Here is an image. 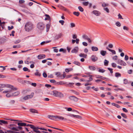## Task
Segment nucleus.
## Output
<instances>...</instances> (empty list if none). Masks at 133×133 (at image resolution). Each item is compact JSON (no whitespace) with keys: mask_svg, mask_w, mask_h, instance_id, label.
<instances>
[{"mask_svg":"<svg viewBox=\"0 0 133 133\" xmlns=\"http://www.w3.org/2000/svg\"><path fill=\"white\" fill-rule=\"evenodd\" d=\"M69 98L71 100L75 102L77 101L78 99V98L73 96H70L69 97Z\"/></svg>","mask_w":133,"mask_h":133,"instance_id":"8","label":"nucleus"},{"mask_svg":"<svg viewBox=\"0 0 133 133\" xmlns=\"http://www.w3.org/2000/svg\"><path fill=\"white\" fill-rule=\"evenodd\" d=\"M7 131L9 132V133H20L18 132H14L11 130H7ZM5 133H7L6 132H5Z\"/></svg>","mask_w":133,"mask_h":133,"instance_id":"35","label":"nucleus"},{"mask_svg":"<svg viewBox=\"0 0 133 133\" xmlns=\"http://www.w3.org/2000/svg\"><path fill=\"white\" fill-rule=\"evenodd\" d=\"M89 3L88 2H82V4L85 6H87Z\"/></svg>","mask_w":133,"mask_h":133,"instance_id":"28","label":"nucleus"},{"mask_svg":"<svg viewBox=\"0 0 133 133\" xmlns=\"http://www.w3.org/2000/svg\"><path fill=\"white\" fill-rule=\"evenodd\" d=\"M74 64L78 66H80L81 64L80 63L77 61H75L73 62Z\"/></svg>","mask_w":133,"mask_h":133,"instance_id":"30","label":"nucleus"},{"mask_svg":"<svg viewBox=\"0 0 133 133\" xmlns=\"http://www.w3.org/2000/svg\"><path fill=\"white\" fill-rule=\"evenodd\" d=\"M83 45L85 46H87L88 45L87 43L85 42H83L82 43Z\"/></svg>","mask_w":133,"mask_h":133,"instance_id":"62","label":"nucleus"},{"mask_svg":"<svg viewBox=\"0 0 133 133\" xmlns=\"http://www.w3.org/2000/svg\"><path fill=\"white\" fill-rule=\"evenodd\" d=\"M46 32H47L49 31V28L50 27V25L49 24H47L46 25Z\"/></svg>","mask_w":133,"mask_h":133,"instance_id":"24","label":"nucleus"},{"mask_svg":"<svg viewBox=\"0 0 133 133\" xmlns=\"http://www.w3.org/2000/svg\"><path fill=\"white\" fill-rule=\"evenodd\" d=\"M59 77H61V79H63L65 77V75L64 74H63V75H61L59 76Z\"/></svg>","mask_w":133,"mask_h":133,"instance_id":"61","label":"nucleus"},{"mask_svg":"<svg viewBox=\"0 0 133 133\" xmlns=\"http://www.w3.org/2000/svg\"><path fill=\"white\" fill-rule=\"evenodd\" d=\"M74 84V83H69V84H67V85L69 87H74L73 86V85Z\"/></svg>","mask_w":133,"mask_h":133,"instance_id":"33","label":"nucleus"},{"mask_svg":"<svg viewBox=\"0 0 133 133\" xmlns=\"http://www.w3.org/2000/svg\"><path fill=\"white\" fill-rule=\"evenodd\" d=\"M57 83L58 85H62L65 84V83L64 82L62 81L58 82H57Z\"/></svg>","mask_w":133,"mask_h":133,"instance_id":"26","label":"nucleus"},{"mask_svg":"<svg viewBox=\"0 0 133 133\" xmlns=\"http://www.w3.org/2000/svg\"><path fill=\"white\" fill-rule=\"evenodd\" d=\"M107 53L106 51H104L103 50H101L100 51V54L104 56Z\"/></svg>","mask_w":133,"mask_h":133,"instance_id":"17","label":"nucleus"},{"mask_svg":"<svg viewBox=\"0 0 133 133\" xmlns=\"http://www.w3.org/2000/svg\"><path fill=\"white\" fill-rule=\"evenodd\" d=\"M70 27L71 28L74 27L75 26V24L73 23H70Z\"/></svg>","mask_w":133,"mask_h":133,"instance_id":"43","label":"nucleus"},{"mask_svg":"<svg viewBox=\"0 0 133 133\" xmlns=\"http://www.w3.org/2000/svg\"><path fill=\"white\" fill-rule=\"evenodd\" d=\"M45 16L46 17V18H45V20H49L50 19V17L49 15H48L45 14Z\"/></svg>","mask_w":133,"mask_h":133,"instance_id":"37","label":"nucleus"},{"mask_svg":"<svg viewBox=\"0 0 133 133\" xmlns=\"http://www.w3.org/2000/svg\"><path fill=\"white\" fill-rule=\"evenodd\" d=\"M29 110L32 113H38L37 110L34 109H30Z\"/></svg>","mask_w":133,"mask_h":133,"instance_id":"14","label":"nucleus"},{"mask_svg":"<svg viewBox=\"0 0 133 133\" xmlns=\"http://www.w3.org/2000/svg\"><path fill=\"white\" fill-rule=\"evenodd\" d=\"M15 125L14 124H10L9 125L8 128L14 131H18L17 129H16V128L13 127Z\"/></svg>","mask_w":133,"mask_h":133,"instance_id":"7","label":"nucleus"},{"mask_svg":"<svg viewBox=\"0 0 133 133\" xmlns=\"http://www.w3.org/2000/svg\"><path fill=\"white\" fill-rule=\"evenodd\" d=\"M106 49L110 51L113 54H116V52L115 50H112L110 49H109L108 48V47H106Z\"/></svg>","mask_w":133,"mask_h":133,"instance_id":"16","label":"nucleus"},{"mask_svg":"<svg viewBox=\"0 0 133 133\" xmlns=\"http://www.w3.org/2000/svg\"><path fill=\"white\" fill-rule=\"evenodd\" d=\"M7 85H5L4 84H0V87H2V88H4L5 87H6Z\"/></svg>","mask_w":133,"mask_h":133,"instance_id":"58","label":"nucleus"},{"mask_svg":"<svg viewBox=\"0 0 133 133\" xmlns=\"http://www.w3.org/2000/svg\"><path fill=\"white\" fill-rule=\"evenodd\" d=\"M61 34H59L56 35L55 36V38L56 39H58L61 37Z\"/></svg>","mask_w":133,"mask_h":133,"instance_id":"31","label":"nucleus"},{"mask_svg":"<svg viewBox=\"0 0 133 133\" xmlns=\"http://www.w3.org/2000/svg\"><path fill=\"white\" fill-rule=\"evenodd\" d=\"M99 70H98V71L100 72L103 73L104 72H105V70H103V69H101L99 68Z\"/></svg>","mask_w":133,"mask_h":133,"instance_id":"50","label":"nucleus"},{"mask_svg":"<svg viewBox=\"0 0 133 133\" xmlns=\"http://www.w3.org/2000/svg\"><path fill=\"white\" fill-rule=\"evenodd\" d=\"M35 75L37 76H41V74L38 72H35Z\"/></svg>","mask_w":133,"mask_h":133,"instance_id":"49","label":"nucleus"},{"mask_svg":"<svg viewBox=\"0 0 133 133\" xmlns=\"http://www.w3.org/2000/svg\"><path fill=\"white\" fill-rule=\"evenodd\" d=\"M116 25L120 27L121 26V24L119 22H117L115 24Z\"/></svg>","mask_w":133,"mask_h":133,"instance_id":"46","label":"nucleus"},{"mask_svg":"<svg viewBox=\"0 0 133 133\" xmlns=\"http://www.w3.org/2000/svg\"><path fill=\"white\" fill-rule=\"evenodd\" d=\"M60 52H63V53H65L66 51V50L63 48H61L59 50Z\"/></svg>","mask_w":133,"mask_h":133,"instance_id":"41","label":"nucleus"},{"mask_svg":"<svg viewBox=\"0 0 133 133\" xmlns=\"http://www.w3.org/2000/svg\"><path fill=\"white\" fill-rule=\"evenodd\" d=\"M45 57V56L44 54H40L38 56V58L39 59H41L44 58Z\"/></svg>","mask_w":133,"mask_h":133,"instance_id":"12","label":"nucleus"},{"mask_svg":"<svg viewBox=\"0 0 133 133\" xmlns=\"http://www.w3.org/2000/svg\"><path fill=\"white\" fill-rule=\"evenodd\" d=\"M92 50L93 51H97L98 50V48L96 46H93L91 47Z\"/></svg>","mask_w":133,"mask_h":133,"instance_id":"18","label":"nucleus"},{"mask_svg":"<svg viewBox=\"0 0 133 133\" xmlns=\"http://www.w3.org/2000/svg\"><path fill=\"white\" fill-rule=\"evenodd\" d=\"M78 8L79 10L81 12H83L84 11V9L81 6H79L78 7Z\"/></svg>","mask_w":133,"mask_h":133,"instance_id":"39","label":"nucleus"},{"mask_svg":"<svg viewBox=\"0 0 133 133\" xmlns=\"http://www.w3.org/2000/svg\"><path fill=\"white\" fill-rule=\"evenodd\" d=\"M16 129H18V131H19L20 130H22V127H21V126H18L17 127H16Z\"/></svg>","mask_w":133,"mask_h":133,"instance_id":"40","label":"nucleus"},{"mask_svg":"<svg viewBox=\"0 0 133 133\" xmlns=\"http://www.w3.org/2000/svg\"><path fill=\"white\" fill-rule=\"evenodd\" d=\"M91 59L93 62H95L98 59V58L96 56L94 55H92L91 58Z\"/></svg>","mask_w":133,"mask_h":133,"instance_id":"9","label":"nucleus"},{"mask_svg":"<svg viewBox=\"0 0 133 133\" xmlns=\"http://www.w3.org/2000/svg\"><path fill=\"white\" fill-rule=\"evenodd\" d=\"M117 55L115 56L112 57V59L114 60H117Z\"/></svg>","mask_w":133,"mask_h":133,"instance_id":"54","label":"nucleus"},{"mask_svg":"<svg viewBox=\"0 0 133 133\" xmlns=\"http://www.w3.org/2000/svg\"><path fill=\"white\" fill-rule=\"evenodd\" d=\"M59 22L62 25H63L64 24V21L63 20H61L59 21Z\"/></svg>","mask_w":133,"mask_h":133,"instance_id":"52","label":"nucleus"},{"mask_svg":"<svg viewBox=\"0 0 133 133\" xmlns=\"http://www.w3.org/2000/svg\"><path fill=\"white\" fill-rule=\"evenodd\" d=\"M121 74L120 73L118 72H116L115 73V76L116 77H121Z\"/></svg>","mask_w":133,"mask_h":133,"instance_id":"38","label":"nucleus"},{"mask_svg":"<svg viewBox=\"0 0 133 133\" xmlns=\"http://www.w3.org/2000/svg\"><path fill=\"white\" fill-rule=\"evenodd\" d=\"M50 42V41H43L42 42L41 44V45H43L45 43H49Z\"/></svg>","mask_w":133,"mask_h":133,"instance_id":"44","label":"nucleus"},{"mask_svg":"<svg viewBox=\"0 0 133 133\" xmlns=\"http://www.w3.org/2000/svg\"><path fill=\"white\" fill-rule=\"evenodd\" d=\"M107 13H109V11L108 8H104L103 9Z\"/></svg>","mask_w":133,"mask_h":133,"instance_id":"47","label":"nucleus"},{"mask_svg":"<svg viewBox=\"0 0 133 133\" xmlns=\"http://www.w3.org/2000/svg\"><path fill=\"white\" fill-rule=\"evenodd\" d=\"M111 65L112 67L114 68H116V64L115 63H112L111 64Z\"/></svg>","mask_w":133,"mask_h":133,"instance_id":"55","label":"nucleus"},{"mask_svg":"<svg viewBox=\"0 0 133 133\" xmlns=\"http://www.w3.org/2000/svg\"><path fill=\"white\" fill-rule=\"evenodd\" d=\"M6 87L9 88L8 90H11V91L10 92H12V90H17V88L14 87L13 86H12L11 85L7 84Z\"/></svg>","mask_w":133,"mask_h":133,"instance_id":"4","label":"nucleus"},{"mask_svg":"<svg viewBox=\"0 0 133 133\" xmlns=\"http://www.w3.org/2000/svg\"><path fill=\"white\" fill-rule=\"evenodd\" d=\"M0 122L1 123H3L4 124H7L8 123V122L6 121L3 120H0Z\"/></svg>","mask_w":133,"mask_h":133,"instance_id":"42","label":"nucleus"},{"mask_svg":"<svg viewBox=\"0 0 133 133\" xmlns=\"http://www.w3.org/2000/svg\"><path fill=\"white\" fill-rule=\"evenodd\" d=\"M8 30H10L12 29H13L14 28V26H12L11 27H10L9 26H8Z\"/></svg>","mask_w":133,"mask_h":133,"instance_id":"60","label":"nucleus"},{"mask_svg":"<svg viewBox=\"0 0 133 133\" xmlns=\"http://www.w3.org/2000/svg\"><path fill=\"white\" fill-rule=\"evenodd\" d=\"M17 125L21 126H24L25 127L26 125V123L23 122H18Z\"/></svg>","mask_w":133,"mask_h":133,"instance_id":"15","label":"nucleus"},{"mask_svg":"<svg viewBox=\"0 0 133 133\" xmlns=\"http://www.w3.org/2000/svg\"><path fill=\"white\" fill-rule=\"evenodd\" d=\"M55 116L50 115H48V118H49L50 119L52 120H54L53 118V117L54 118Z\"/></svg>","mask_w":133,"mask_h":133,"instance_id":"32","label":"nucleus"},{"mask_svg":"<svg viewBox=\"0 0 133 133\" xmlns=\"http://www.w3.org/2000/svg\"><path fill=\"white\" fill-rule=\"evenodd\" d=\"M89 68L91 70H95L96 69L95 67L92 66H89Z\"/></svg>","mask_w":133,"mask_h":133,"instance_id":"23","label":"nucleus"},{"mask_svg":"<svg viewBox=\"0 0 133 133\" xmlns=\"http://www.w3.org/2000/svg\"><path fill=\"white\" fill-rule=\"evenodd\" d=\"M43 76L45 78H46L47 77V74L45 72H44L43 74Z\"/></svg>","mask_w":133,"mask_h":133,"instance_id":"63","label":"nucleus"},{"mask_svg":"<svg viewBox=\"0 0 133 133\" xmlns=\"http://www.w3.org/2000/svg\"><path fill=\"white\" fill-rule=\"evenodd\" d=\"M71 117H76L77 118H81L82 117L79 115H72L71 116H70Z\"/></svg>","mask_w":133,"mask_h":133,"instance_id":"22","label":"nucleus"},{"mask_svg":"<svg viewBox=\"0 0 133 133\" xmlns=\"http://www.w3.org/2000/svg\"><path fill=\"white\" fill-rule=\"evenodd\" d=\"M121 115L124 118H127V116L124 113H121Z\"/></svg>","mask_w":133,"mask_h":133,"instance_id":"51","label":"nucleus"},{"mask_svg":"<svg viewBox=\"0 0 133 133\" xmlns=\"http://www.w3.org/2000/svg\"><path fill=\"white\" fill-rule=\"evenodd\" d=\"M117 63L118 64L122 66H125L127 65V64L126 63L120 59H118L117 61Z\"/></svg>","mask_w":133,"mask_h":133,"instance_id":"5","label":"nucleus"},{"mask_svg":"<svg viewBox=\"0 0 133 133\" xmlns=\"http://www.w3.org/2000/svg\"><path fill=\"white\" fill-rule=\"evenodd\" d=\"M111 104L112 105L115 106L117 108H119L120 107V106L119 105L115 104L114 103H112Z\"/></svg>","mask_w":133,"mask_h":133,"instance_id":"29","label":"nucleus"},{"mask_svg":"<svg viewBox=\"0 0 133 133\" xmlns=\"http://www.w3.org/2000/svg\"><path fill=\"white\" fill-rule=\"evenodd\" d=\"M19 93H20L19 91H17L12 93V95L14 96H17L18 95Z\"/></svg>","mask_w":133,"mask_h":133,"instance_id":"21","label":"nucleus"},{"mask_svg":"<svg viewBox=\"0 0 133 133\" xmlns=\"http://www.w3.org/2000/svg\"><path fill=\"white\" fill-rule=\"evenodd\" d=\"M34 95V93L33 92H32L31 94L30 95H27L29 99H30L32 98Z\"/></svg>","mask_w":133,"mask_h":133,"instance_id":"20","label":"nucleus"},{"mask_svg":"<svg viewBox=\"0 0 133 133\" xmlns=\"http://www.w3.org/2000/svg\"><path fill=\"white\" fill-rule=\"evenodd\" d=\"M113 46V45L111 44H110L108 45V47L110 48H112Z\"/></svg>","mask_w":133,"mask_h":133,"instance_id":"59","label":"nucleus"},{"mask_svg":"<svg viewBox=\"0 0 133 133\" xmlns=\"http://www.w3.org/2000/svg\"><path fill=\"white\" fill-rule=\"evenodd\" d=\"M79 56L80 57H83L84 58H86L87 57V55L86 54H83V53H81L80 54Z\"/></svg>","mask_w":133,"mask_h":133,"instance_id":"19","label":"nucleus"},{"mask_svg":"<svg viewBox=\"0 0 133 133\" xmlns=\"http://www.w3.org/2000/svg\"><path fill=\"white\" fill-rule=\"evenodd\" d=\"M23 70L25 71H28V72H30V70L28 69V68L26 67H24L23 68Z\"/></svg>","mask_w":133,"mask_h":133,"instance_id":"25","label":"nucleus"},{"mask_svg":"<svg viewBox=\"0 0 133 133\" xmlns=\"http://www.w3.org/2000/svg\"><path fill=\"white\" fill-rule=\"evenodd\" d=\"M124 59L126 61L128 60L129 59L128 56L127 55H125Z\"/></svg>","mask_w":133,"mask_h":133,"instance_id":"64","label":"nucleus"},{"mask_svg":"<svg viewBox=\"0 0 133 133\" xmlns=\"http://www.w3.org/2000/svg\"><path fill=\"white\" fill-rule=\"evenodd\" d=\"M54 118L56 119L58 118L60 120H64L65 121H66L67 120L66 118H64L63 117L61 116H55L54 117Z\"/></svg>","mask_w":133,"mask_h":133,"instance_id":"11","label":"nucleus"},{"mask_svg":"<svg viewBox=\"0 0 133 133\" xmlns=\"http://www.w3.org/2000/svg\"><path fill=\"white\" fill-rule=\"evenodd\" d=\"M124 83L125 84H127L128 83V81L126 79H124L123 80Z\"/></svg>","mask_w":133,"mask_h":133,"instance_id":"53","label":"nucleus"},{"mask_svg":"<svg viewBox=\"0 0 133 133\" xmlns=\"http://www.w3.org/2000/svg\"><path fill=\"white\" fill-rule=\"evenodd\" d=\"M82 38L85 40H88L89 43H91V41L90 39L89 38L88 36L84 34L82 36Z\"/></svg>","mask_w":133,"mask_h":133,"instance_id":"6","label":"nucleus"},{"mask_svg":"<svg viewBox=\"0 0 133 133\" xmlns=\"http://www.w3.org/2000/svg\"><path fill=\"white\" fill-rule=\"evenodd\" d=\"M71 91L76 95H79V93L78 92H77L76 91H74L73 90H71Z\"/></svg>","mask_w":133,"mask_h":133,"instance_id":"34","label":"nucleus"},{"mask_svg":"<svg viewBox=\"0 0 133 133\" xmlns=\"http://www.w3.org/2000/svg\"><path fill=\"white\" fill-rule=\"evenodd\" d=\"M93 13L97 16H99L100 14L101 13L98 11L94 10L92 11Z\"/></svg>","mask_w":133,"mask_h":133,"instance_id":"10","label":"nucleus"},{"mask_svg":"<svg viewBox=\"0 0 133 133\" xmlns=\"http://www.w3.org/2000/svg\"><path fill=\"white\" fill-rule=\"evenodd\" d=\"M109 62L106 59H105L104 62V65L105 66H107L108 65Z\"/></svg>","mask_w":133,"mask_h":133,"instance_id":"27","label":"nucleus"},{"mask_svg":"<svg viewBox=\"0 0 133 133\" xmlns=\"http://www.w3.org/2000/svg\"><path fill=\"white\" fill-rule=\"evenodd\" d=\"M78 47H76L72 50L71 51V52L73 53H76L78 52Z\"/></svg>","mask_w":133,"mask_h":133,"instance_id":"13","label":"nucleus"},{"mask_svg":"<svg viewBox=\"0 0 133 133\" xmlns=\"http://www.w3.org/2000/svg\"><path fill=\"white\" fill-rule=\"evenodd\" d=\"M53 93V95L57 97H59L62 98L63 97V95L60 92L56 91H52Z\"/></svg>","mask_w":133,"mask_h":133,"instance_id":"2","label":"nucleus"},{"mask_svg":"<svg viewBox=\"0 0 133 133\" xmlns=\"http://www.w3.org/2000/svg\"><path fill=\"white\" fill-rule=\"evenodd\" d=\"M108 69L110 71V72L111 73V74L113 72L112 71L113 69H112L108 68Z\"/></svg>","mask_w":133,"mask_h":133,"instance_id":"56","label":"nucleus"},{"mask_svg":"<svg viewBox=\"0 0 133 133\" xmlns=\"http://www.w3.org/2000/svg\"><path fill=\"white\" fill-rule=\"evenodd\" d=\"M73 14L75 15L78 16L79 14V13L78 12H73Z\"/></svg>","mask_w":133,"mask_h":133,"instance_id":"36","label":"nucleus"},{"mask_svg":"<svg viewBox=\"0 0 133 133\" xmlns=\"http://www.w3.org/2000/svg\"><path fill=\"white\" fill-rule=\"evenodd\" d=\"M33 28V24L31 22H27L25 26V29L27 31H31Z\"/></svg>","mask_w":133,"mask_h":133,"instance_id":"1","label":"nucleus"},{"mask_svg":"<svg viewBox=\"0 0 133 133\" xmlns=\"http://www.w3.org/2000/svg\"><path fill=\"white\" fill-rule=\"evenodd\" d=\"M114 90L116 91H118V90H121L123 91H124V89L123 88H117V89H114Z\"/></svg>","mask_w":133,"mask_h":133,"instance_id":"45","label":"nucleus"},{"mask_svg":"<svg viewBox=\"0 0 133 133\" xmlns=\"http://www.w3.org/2000/svg\"><path fill=\"white\" fill-rule=\"evenodd\" d=\"M123 29L126 30L127 31H128L129 30L128 28L126 26H124L123 27Z\"/></svg>","mask_w":133,"mask_h":133,"instance_id":"57","label":"nucleus"},{"mask_svg":"<svg viewBox=\"0 0 133 133\" xmlns=\"http://www.w3.org/2000/svg\"><path fill=\"white\" fill-rule=\"evenodd\" d=\"M108 4H106L105 3H103L102 4V6L103 7H104L106 6H108Z\"/></svg>","mask_w":133,"mask_h":133,"instance_id":"48","label":"nucleus"},{"mask_svg":"<svg viewBox=\"0 0 133 133\" xmlns=\"http://www.w3.org/2000/svg\"><path fill=\"white\" fill-rule=\"evenodd\" d=\"M37 27L41 30H43L45 28V25L42 22H39L37 25Z\"/></svg>","mask_w":133,"mask_h":133,"instance_id":"3","label":"nucleus"}]
</instances>
